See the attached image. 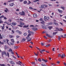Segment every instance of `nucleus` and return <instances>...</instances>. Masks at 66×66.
Masks as SVG:
<instances>
[{
  "mask_svg": "<svg viewBox=\"0 0 66 66\" xmlns=\"http://www.w3.org/2000/svg\"><path fill=\"white\" fill-rule=\"evenodd\" d=\"M31 34H28L27 35V37H26V39H27V42H30L31 39V38L30 37V36H31Z\"/></svg>",
  "mask_w": 66,
  "mask_h": 66,
  "instance_id": "nucleus-1",
  "label": "nucleus"
},
{
  "mask_svg": "<svg viewBox=\"0 0 66 66\" xmlns=\"http://www.w3.org/2000/svg\"><path fill=\"white\" fill-rule=\"evenodd\" d=\"M36 48H37V49L38 50H39V51L40 53H41V54H42V53H43V52H44V51H45V49L41 50L40 49L38 48V47H36Z\"/></svg>",
  "mask_w": 66,
  "mask_h": 66,
  "instance_id": "nucleus-2",
  "label": "nucleus"
},
{
  "mask_svg": "<svg viewBox=\"0 0 66 66\" xmlns=\"http://www.w3.org/2000/svg\"><path fill=\"white\" fill-rule=\"evenodd\" d=\"M42 27L44 29H47V27L44 24H42Z\"/></svg>",
  "mask_w": 66,
  "mask_h": 66,
  "instance_id": "nucleus-3",
  "label": "nucleus"
},
{
  "mask_svg": "<svg viewBox=\"0 0 66 66\" xmlns=\"http://www.w3.org/2000/svg\"><path fill=\"white\" fill-rule=\"evenodd\" d=\"M19 14L20 15H25V12H23V11H22L21 12H20L19 13Z\"/></svg>",
  "mask_w": 66,
  "mask_h": 66,
  "instance_id": "nucleus-4",
  "label": "nucleus"
},
{
  "mask_svg": "<svg viewBox=\"0 0 66 66\" xmlns=\"http://www.w3.org/2000/svg\"><path fill=\"white\" fill-rule=\"evenodd\" d=\"M45 4H42L41 6L40 7V9H45Z\"/></svg>",
  "mask_w": 66,
  "mask_h": 66,
  "instance_id": "nucleus-5",
  "label": "nucleus"
},
{
  "mask_svg": "<svg viewBox=\"0 0 66 66\" xmlns=\"http://www.w3.org/2000/svg\"><path fill=\"white\" fill-rule=\"evenodd\" d=\"M2 55H4V54H5L6 56H7V54H6V52L5 51H4L2 52Z\"/></svg>",
  "mask_w": 66,
  "mask_h": 66,
  "instance_id": "nucleus-6",
  "label": "nucleus"
},
{
  "mask_svg": "<svg viewBox=\"0 0 66 66\" xmlns=\"http://www.w3.org/2000/svg\"><path fill=\"white\" fill-rule=\"evenodd\" d=\"M10 64H12V65H15V62L13 61H11L10 62Z\"/></svg>",
  "mask_w": 66,
  "mask_h": 66,
  "instance_id": "nucleus-7",
  "label": "nucleus"
},
{
  "mask_svg": "<svg viewBox=\"0 0 66 66\" xmlns=\"http://www.w3.org/2000/svg\"><path fill=\"white\" fill-rule=\"evenodd\" d=\"M28 33H29L30 34H34V32L30 31V30H28Z\"/></svg>",
  "mask_w": 66,
  "mask_h": 66,
  "instance_id": "nucleus-8",
  "label": "nucleus"
},
{
  "mask_svg": "<svg viewBox=\"0 0 66 66\" xmlns=\"http://www.w3.org/2000/svg\"><path fill=\"white\" fill-rule=\"evenodd\" d=\"M32 29L33 31H36L37 30V28H36L35 27L33 28Z\"/></svg>",
  "mask_w": 66,
  "mask_h": 66,
  "instance_id": "nucleus-9",
  "label": "nucleus"
},
{
  "mask_svg": "<svg viewBox=\"0 0 66 66\" xmlns=\"http://www.w3.org/2000/svg\"><path fill=\"white\" fill-rule=\"evenodd\" d=\"M58 11L59 13H62V12H63V11L60 10L59 9H58Z\"/></svg>",
  "mask_w": 66,
  "mask_h": 66,
  "instance_id": "nucleus-10",
  "label": "nucleus"
},
{
  "mask_svg": "<svg viewBox=\"0 0 66 66\" xmlns=\"http://www.w3.org/2000/svg\"><path fill=\"white\" fill-rule=\"evenodd\" d=\"M44 19H46V20H45V21H47V20H49L47 18V17L46 16H45L44 17Z\"/></svg>",
  "mask_w": 66,
  "mask_h": 66,
  "instance_id": "nucleus-11",
  "label": "nucleus"
},
{
  "mask_svg": "<svg viewBox=\"0 0 66 66\" xmlns=\"http://www.w3.org/2000/svg\"><path fill=\"white\" fill-rule=\"evenodd\" d=\"M33 17L34 18H36L37 17V14H33Z\"/></svg>",
  "mask_w": 66,
  "mask_h": 66,
  "instance_id": "nucleus-12",
  "label": "nucleus"
},
{
  "mask_svg": "<svg viewBox=\"0 0 66 66\" xmlns=\"http://www.w3.org/2000/svg\"><path fill=\"white\" fill-rule=\"evenodd\" d=\"M64 57H65V54H62L61 56V58L62 59H63Z\"/></svg>",
  "mask_w": 66,
  "mask_h": 66,
  "instance_id": "nucleus-13",
  "label": "nucleus"
},
{
  "mask_svg": "<svg viewBox=\"0 0 66 66\" xmlns=\"http://www.w3.org/2000/svg\"><path fill=\"white\" fill-rule=\"evenodd\" d=\"M26 38H22V42H24L25 41H26Z\"/></svg>",
  "mask_w": 66,
  "mask_h": 66,
  "instance_id": "nucleus-14",
  "label": "nucleus"
},
{
  "mask_svg": "<svg viewBox=\"0 0 66 66\" xmlns=\"http://www.w3.org/2000/svg\"><path fill=\"white\" fill-rule=\"evenodd\" d=\"M42 61H44L45 63H46V62H48V61L47 60H45V59H42Z\"/></svg>",
  "mask_w": 66,
  "mask_h": 66,
  "instance_id": "nucleus-15",
  "label": "nucleus"
},
{
  "mask_svg": "<svg viewBox=\"0 0 66 66\" xmlns=\"http://www.w3.org/2000/svg\"><path fill=\"white\" fill-rule=\"evenodd\" d=\"M47 28L49 30H51L53 28L52 26H48Z\"/></svg>",
  "mask_w": 66,
  "mask_h": 66,
  "instance_id": "nucleus-16",
  "label": "nucleus"
},
{
  "mask_svg": "<svg viewBox=\"0 0 66 66\" xmlns=\"http://www.w3.org/2000/svg\"><path fill=\"white\" fill-rule=\"evenodd\" d=\"M9 36L10 38H13V37H14V36L12 35H9Z\"/></svg>",
  "mask_w": 66,
  "mask_h": 66,
  "instance_id": "nucleus-17",
  "label": "nucleus"
},
{
  "mask_svg": "<svg viewBox=\"0 0 66 66\" xmlns=\"http://www.w3.org/2000/svg\"><path fill=\"white\" fill-rule=\"evenodd\" d=\"M12 24L13 25V26H16V23H15V22H12Z\"/></svg>",
  "mask_w": 66,
  "mask_h": 66,
  "instance_id": "nucleus-18",
  "label": "nucleus"
},
{
  "mask_svg": "<svg viewBox=\"0 0 66 66\" xmlns=\"http://www.w3.org/2000/svg\"><path fill=\"white\" fill-rule=\"evenodd\" d=\"M11 41L13 43H15V40L14 39H11Z\"/></svg>",
  "mask_w": 66,
  "mask_h": 66,
  "instance_id": "nucleus-19",
  "label": "nucleus"
},
{
  "mask_svg": "<svg viewBox=\"0 0 66 66\" xmlns=\"http://www.w3.org/2000/svg\"><path fill=\"white\" fill-rule=\"evenodd\" d=\"M20 25L24 26V24L23 23L20 22Z\"/></svg>",
  "mask_w": 66,
  "mask_h": 66,
  "instance_id": "nucleus-20",
  "label": "nucleus"
},
{
  "mask_svg": "<svg viewBox=\"0 0 66 66\" xmlns=\"http://www.w3.org/2000/svg\"><path fill=\"white\" fill-rule=\"evenodd\" d=\"M13 50H12V49H11V48H10L9 50V52H11Z\"/></svg>",
  "mask_w": 66,
  "mask_h": 66,
  "instance_id": "nucleus-21",
  "label": "nucleus"
},
{
  "mask_svg": "<svg viewBox=\"0 0 66 66\" xmlns=\"http://www.w3.org/2000/svg\"><path fill=\"white\" fill-rule=\"evenodd\" d=\"M46 36H47V37H51V36H50L48 34H46Z\"/></svg>",
  "mask_w": 66,
  "mask_h": 66,
  "instance_id": "nucleus-22",
  "label": "nucleus"
},
{
  "mask_svg": "<svg viewBox=\"0 0 66 66\" xmlns=\"http://www.w3.org/2000/svg\"><path fill=\"white\" fill-rule=\"evenodd\" d=\"M14 3H13L11 4H10V6H13L14 5Z\"/></svg>",
  "mask_w": 66,
  "mask_h": 66,
  "instance_id": "nucleus-23",
  "label": "nucleus"
},
{
  "mask_svg": "<svg viewBox=\"0 0 66 66\" xmlns=\"http://www.w3.org/2000/svg\"><path fill=\"white\" fill-rule=\"evenodd\" d=\"M54 23L55 25H56V26H59V24H58V23H57L54 22Z\"/></svg>",
  "mask_w": 66,
  "mask_h": 66,
  "instance_id": "nucleus-24",
  "label": "nucleus"
},
{
  "mask_svg": "<svg viewBox=\"0 0 66 66\" xmlns=\"http://www.w3.org/2000/svg\"><path fill=\"white\" fill-rule=\"evenodd\" d=\"M30 3H31V2L30 1H28V3H27V5H29L30 4Z\"/></svg>",
  "mask_w": 66,
  "mask_h": 66,
  "instance_id": "nucleus-25",
  "label": "nucleus"
},
{
  "mask_svg": "<svg viewBox=\"0 0 66 66\" xmlns=\"http://www.w3.org/2000/svg\"><path fill=\"white\" fill-rule=\"evenodd\" d=\"M23 34H24V35L25 36H27V33L26 32H25Z\"/></svg>",
  "mask_w": 66,
  "mask_h": 66,
  "instance_id": "nucleus-26",
  "label": "nucleus"
},
{
  "mask_svg": "<svg viewBox=\"0 0 66 66\" xmlns=\"http://www.w3.org/2000/svg\"><path fill=\"white\" fill-rule=\"evenodd\" d=\"M3 38H2V36H1V34L0 33V39H2Z\"/></svg>",
  "mask_w": 66,
  "mask_h": 66,
  "instance_id": "nucleus-27",
  "label": "nucleus"
},
{
  "mask_svg": "<svg viewBox=\"0 0 66 66\" xmlns=\"http://www.w3.org/2000/svg\"><path fill=\"white\" fill-rule=\"evenodd\" d=\"M4 17V16L3 15L2 16H1L0 17V19H1V18H3Z\"/></svg>",
  "mask_w": 66,
  "mask_h": 66,
  "instance_id": "nucleus-28",
  "label": "nucleus"
},
{
  "mask_svg": "<svg viewBox=\"0 0 66 66\" xmlns=\"http://www.w3.org/2000/svg\"><path fill=\"white\" fill-rule=\"evenodd\" d=\"M23 3H24V4H27V3H28V2H27V1H24Z\"/></svg>",
  "mask_w": 66,
  "mask_h": 66,
  "instance_id": "nucleus-29",
  "label": "nucleus"
},
{
  "mask_svg": "<svg viewBox=\"0 0 66 66\" xmlns=\"http://www.w3.org/2000/svg\"><path fill=\"white\" fill-rule=\"evenodd\" d=\"M51 46L50 45V44H49L47 45H46L45 46L46 47H48L49 46Z\"/></svg>",
  "mask_w": 66,
  "mask_h": 66,
  "instance_id": "nucleus-30",
  "label": "nucleus"
},
{
  "mask_svg": "<svg viewBox=\"0 0 66 66\" xmlns=\"http://www.w3.org/2000/svg\"><path fill=\"white\" fill-rule=\"evenodd\" d=\"M57 33V32H53V34L54 35H55V34H56V33Z\"/></svg>",
  "mask_w": 66,
  "mask_h": 66,
  "instance_id": "nucleus-31",
  "label": "nucleus"
},
{
  "mask_svg": "<svg viewBox=\"0 0 66 66\" xmlns=\"http://www.w3.org/2000/svg\"><path fill=\"white\" fill-rule=\"evenodd\" d=\"M14 0H10V1H8V2H11V1H14Z\"/></svg>",
  "mask_w": 66,
  "mask_h": 66,
  "instance_id": "nucleus-32",
  "label": "nucleus"
},
{
  "mask_svg": "<svg viewBox=\"0 0 66 66\" xmlns=\"http://www.w3.org/2000/svg\"><path fill=\"white\" fill-rule=\"evenodd\" d=\"M3 22V21H2L1 19H0V23H1Z\"/></svg>",
  "mask_w": 66,
  "mask_h": 66,
  "instance_id": "nucleus-33",
  "label": "nucleus"
},
{
  "mask_svg": "<svg viewBox=\"0 0 66 66\" xmlns=\"http://www.w3.org/2000/svg\"><path fill=\"white\" fill-rule=\"evenodd\" d=\"M0 44H1L2 45H4V43L3 42H2L0 41Z\"/></svg>",
  "mask_w": 66,
  "mask_h": 66,
  "instance_id": "nucleus-34",
  "label": "nucleus"
},
{
  "mask_svg": "<svg viewBox=\"0 0 66 66\" xmlns=\"http://www.w3.org/2000/svg\"><path fill=\"white\" fill-rule=\"evenodd\" d=\"M28 26H23V28H27V27H28Z\"/></svg>",
  "mask_w": 66,
  "mask_h": 66,
  "instance_id": "nucleus-35",
  "label": "nucleus"
},
{
  "mask_svg": "<svg viewBox=\"0 0 66 66\" xmlns=\"http://www.w3.org/2000/svg\"><path fill=\"white\" fill-rule=\"evenodd\" d=\"M58 39L59 40H60L61 39V37H60V36H59Z\"/></svg>",
  "mask_w": 66,
  "mask_h": 66,
  "instance_id": "nucleus-36",
  "label": "nucleus"
},
{
  "mask_svg": "<svg viewBox=\"0 0 66 66\" xmlns=\"http://www.w3.org/2000/svg\"><path fill=\"white\" fill-rule=\"evenodd\" d=\"M61 9H63V10H65V9H64V7H61Z\"/></svg>",
  "mask_w": 66,
  "mask_h": 66,
  "instance_id": "nucleus-37",
  "label": "nucleus"
},
{
  "mask_svg": "<svg viewBox=\"0 0 66 66\" xmlns=\"http://www.w3.org/2000/svg\"><path fill=\"white\" fill-rule=\"evenodd\" d=\"M60 31H63V29L61 28H60Z\"/></svg>",
  "mask_w": 66,
  "mask_h": 66,
  "instance_id": "nucleus-38",
  "label": "nucleus"
},
{
  "mask_svg": "<svg viewBox=\"0 0 66 66\" xmlns=\"http://www.w3.org/2000/svg\"><path fill=\"white\" fill-rule=\"evenodd\" d=\"M41 23H45V22L44 21L41 22Z\"/></svg>",
  "mask_w": 66,
  "mask_h": 66,
  "instance_id": "nucleus-39",
  "label": "nucleus"
},
{
  "mask_svg": "<svg viewBox=\"0 0 66 66\" xmlns=\"http://www.w3.org/2000/svg\"><path fill=\"white\" fill-rule=\"evenodd\" d=\"M36 1H39V0H35V1H34V2H36Z\"/></svg>",
  "mask_w": 66,
  "mask_h": 66,
  "instance_id": "nucleus-40",
  "label": "nucleus"
},
{
  "mask_svg": "<svg viewBox=\"0 0 66 66\" xmlns=\"http://www.w3.org/2000/svg\"><path fill=\"white\" fill-rule=\"evenodd\" d=\"M40 21H43V19L42 18H40L39 20Z\"/></svg>",
  "mask_w": 66,
  "mask_h": 66,
  "instance_id": "nucleus-41",
  "label": "nucleus"
},
{
  "mask_svg": "<svg viewBox=\"0 0 66 66\" xmlns=\"http://www.w3.org/2000/svg\"><path fill=\"white\" fill-rule=\"evenodd\" d=\"M56 29L58 31H60V29H59V28H58L57 27L56 28Z\"/></svg>",
  "mask_w": 66,
  "mask_h": 66,
  "instance_id": "nucleus-42",
  "label": "nucleus"
},
{
  "mask_svg": "<svg viewBox=\"0 0 66 66\" xmlns=\"http://www.w3.org/2000/svg\"><path fill=\"white\" fill-rule=\"evenodd\" d=\"M38 61H39V62H41V61H42L41 59L39 58L38 59Z\"/></svg>",
  "mask_w": 66,
  "mask_h": 66,
  "instance_id": "nucleus-43",
  "label": "nucleus"
},
{
  "mask_svg": "<svg viewBox=\"0 0 66 66\" xmlns=\"http://www.w3.org/2000/svg\"><path fill=\"white\" fill-rule=\"evenodd\" d=\"M58 56H59V57H61V54H59L58 55Z\"/></svg>",
  "mask_w": 66,
  "mask_h": 66,
  "instance_id": "nucleus-44",
  "label": "nucleus"
},
{
  "mask_svg": "<svg viewBox=\"0 0 66 66\" xmlns=\"http://www.w3.org/2000/svg\"><path fill=\"white\" fill-rule=\"evenodd\" d=\"M29 9H31L32 10H33V8L32 7H29Z\"/></svg>",
  "mask_w": 66,
  "mask_h": 66,
  "instance_id": "nucleus-45",
  "label": "nucleus"
},
{
  "mask_svg": "<svg viewBox=\"0 0 66 66\" xmlns=\"http://www.w3.org/2000/svg\"><path fill=\"white\" fill-rule=\"evenodd\" d=\"M12 56L13 57V58H14L15 59H16V57L15 56H14V55H12Z\"/></svg>",
  "mask_w": 66,
  "mask_h": 66,
  "instance_id": "nucleus-46",
  "label": "nucleus"
},
{
  "mask_svg": "<svg viewBox=\"0 0 66 66\" xmlns=\"http://www.w3.org/2000/svg\"><path fill=\"white\" fill-rule=\"evenodd\" d=\"M2 30H4V27L3 26L2 27Z\"/></svg>",
  "mask_w": 66,
  "mask_h": 66,
  "instance_id": "nucleus-47",
  "label": "nucleus"
},
{
  "mask_svg": "<svg viewBox=\"0 0 66 66\" xmlns=\"http://www.w3.org/2000/svg\"><path fill=\"white\" fill-rule=\"evenodd\" d=\"M42 66H46V65L44 64H42Z\"/></svg>",
  "mask_w": 66,
  "mask_h": 66,
  "instance_id": "nucleus-48",
  "label": "nucleus"
},
{
  "mask_svg": "<svg viewBox=\"0 0 66 66\" xmlns=\"http://www.w3.org/2000/svg\"><path fill=\"white\" fill-rule=\"evenodd\" d=\"M8 21H9V22H11V21H12V20L11 19H9L8 20Z\"/></svg>",
  "mask_w": 66,
  "mask_h": 66,
  "instance_id": "nucleus-49",
  "label": "nucleus"
},
{
  "mask_svg": "<svg viewBox=\"0 0 66 66\" xmlns=\"http://www.w3.org/2000/svg\"><path fill=\"white\" fill-rule=\"evenodd\" d=\"M53 24L52 22H50L49 24L50 25H51V24Z\"/></svg>",
  "mask_w": 66,
  "mask_h": 66,
  "instance_id": "nucleus-50",
  "label": "nucleus"
},
{
  "mask_svg": "<svg viewBox=\"0 0 66 66\" xmlns=\"http://www.w3.org/2000/svg\"><path fill=\"white\" fill-rule=\"evenodd\" d=\"M19 34H21V33H22V32L21 31H19Z\"/></svg>",
  "mask_w": 66,
  "mask_h": 66,
  "instance_id": "nucleus-51",
  "label": "nucleus"
},
{
  "mask_svg": "<svg viewBox=\"0 0 66 66\" xmlns=\"http://www.w3.org/2000/svg\"><path fill=\"white\" fill-rule=\"evenodd\" d=\"M10 45H14V44L12 43H11V42L10 43Z\"/></svg>",
  "mask_w": 66,
  "mask_h": 66,
  "instance_id": "nucleus-52",
  "label": "nucleus"
},
{
  "mask_svg": "<svg viewBox=\"0 0 66 66\" xmlns=\"http://www.w3.org/2000/svg\"><path fill=\"white\" fill-rule=\"evenodd\" d=\"M48 41L50 43V42H51V41H52V40H51V39H50L49 40H48Z\"/></svg>",
  "mask_w": 66,
  "mask_h": 66,
  "instance_id": "nucleus-53",
  "label": "nucleus"
},
{
  "mask_svg": "<svg viewBox=\"0 0 66 66\" xmlns=\"http://www.w3.org/2000/svg\"><path fill=\"white\" fill-rule=\"evenodd\" d=\"M41 44L42 46H44V44L43 43H41Z\"/></svg>",
  "mask_w": 66,
  "mask_h": 66,
  "instance_id": "nucleus-54",
  "label": "nucleus"
},
{
  "mask_svg": "<svg viewBox=\"0 0 66 66\" xmlns=\"http://www.w3.org/2000/svg\"><path fill=\"white\" fill-rule=\"evenodd\" d=\"M14 48L15 49H17V46H15L14 47Z\"/></svg>",
  "mask_w": 66,
  "mask_h": 66,
  "instance_id": "nucleus-55",
  "label": "nucleus"
},
{
  "mask_svg": "<svg viewBox=\"0 0 66 66\" xmlns=\"http://www.w3.org/2000/svg\"><path fill=\"white\" fill-rule=\"evenodd\" d=\"M12 33L13 34L14 33V30H12Z\"/></svg>",
  "mask_w": 66,
  "mask_h": 66,
  "instance_id": "nucleus-56",
  "label": "nucleus"
},
{
  "mask_svg": "<svg viewBox=\"0 0 66 66\" xmlns=\"http://www.w3.org/2000/svg\"><path fill=\"white\" fill-rule=\"evenodd\" d=\"M11 53L12 54H14V53L13 52V51H11Z\"/></svg>",
  "mask_w": 66,
  "mask_h": 66,
  "instance_id": "nucleus-57",
  "label": "nucleus"
},
{
  "mask_svg": "<svg viewBox=\"0 0 66 66\" xmlns=\"http://www.w3.org/2000/svg\"><path fill=\"white\" fill-rule=\"evenodd\" d=\"M45 7H48V5H45Z\"/></svg>",
  "mask_w": 66,
  "mask_h": 66,
  "instance_id": "nucleus-58",
  "label": "nucleus"
},
{
  "mask_svg": "<svg viewBox=\"0 0 66 66\" xmlns=\"http://www.w3.org/2000/svg\"><path fill=\"white\" fill-rule=\"evenodd\" d=\"M7 55L8 56V57H9V53H7Z\"/></svg>",
  "mask_w": 66,
  "mask_h": 66,
  "instance_id": "nucleus-59",
  "label": "nucleus"
},
{
  "mask_svg": "<svg viewBox=\"0 0 66 66\" xmlns=\"http://www.w3.org/2000/svg\"><path fill=\"white\" fill-rule=\"evenodd\" d=\"M20 20H21V21H23L24 20L21 19H20Z\"/></svg>",
  "mask_w": 66,
  "mask_h": 66,
  "instance_id": "nucleus-60",
  "label": "nucleus"
},
{
  "mask_svg": "<svg viewBox=\"0 0 66 66\" xmlns=\"http://www.w3.org/2000/svg\"><path fill=\"white\" fill-rule=\"evenodd\" d=\"M16 38H19V37H20L19 36H16Z\"/></svg>",
  "mask_w": 66,
  "mask_h": 66,
  "instance_id": "nucleus-61",
  "label": "nucleus"
},
{
  "mask_svg": "<svg viewBox=\"0 0 66 66\" xmlns=\"http://www.w3.org/2000/svg\"><path fill=\"white\" fill-rule=\"evenodd\" d=\"M5 49H7V47L6 46H5Z\"/></svg>",
  "mask_w": 66,
  "mask_h": 66,
  "instance_id": "nucleus-62",
  "label": "nucleus"
},
{
  "mask_svg": "<svg viewBox=\"0 0 66 66\" xmlns=\"http://www.w3.org/2000/svg\"><path fill=\"white\" fill-rule=\"evenodd\" d=\"M48 5H49V6H52V5L51 4H49Z\"/></svg>",
  "mask_w": 66,
  "mask_h": 66,
  "instance_id": "nucleus-63",
  "label": "nucleus"
},
{
  "mask_svg": "<svg viewBox=\"0 0 66 66\" xmlns=\"http://www.w3.org/2000/svg\"><path fill=\"white\" fill-rule=\"evenodd\" d=\"M57 64H59L60 63V61H57Z\"/></svg>",
  "mask_w": 66,
  "mask_h": 66,
  "instance_id": "nucleus-64",
  "label": "nucleus"
}]
</instances>
